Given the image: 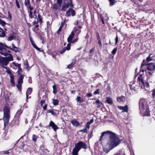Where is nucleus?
<instances>
[{"label":"nucleus","mask_w":155,"mask_h":155,"mask_svg":"<svg viewBox=\"0 0 155 155\" xmlns=\"http://www.w3.org/2000/svg\"><path fill=\"white\" fill-rule=\"evenodd\" d=\"M120 142L121 140L116 134H111L107 142V146L103 147V151L107 153L118 145Z\"/></svg>","instance_id":"f257e3e1"},{"label":"nucleus","mask_w":155,"mask_h":155,"mask_svg":"<svg viewBox=\"0 0 155 155\" xmlns=\"http://www.w3.org/2000/svg\"><path fill=\"white\" fill-rule=\"evenodd\" d=\"M3 111V120L4 121V126L5 127L8 124L10 117V109L8 105H6L4 106Z\"/></svg>","instance_id":"f03ea898"},{"label":"nucleus","mask_w":155,"mask_h":155,"mask_svg":"<svg viewBox=\"0 0 155 155\" xmlns=\"http://www.w3.org/2000/svg\"><path fill=\"white\" fill-rule=\"evenodd\" d=\"M139 108L140 112H143L145 109L144 113L145 115L148 116L150 115V111L149 110V107L147 106L146 102L145 99H140L139 103Z\"/></svg>","instance_id":"7ed1b4c3"},{"label":"nucleus","mask_w":155,"mask_h":155,"mask_svg":"<svg viewBox=\"0 0 155 155\" xmlns=\"http://www.w3.org/2000/svg\"><path fill=\"white\" fill-rule=\"evenodd\" d=\"M74 148L73 150L72 154L73 155L78 154V153L82 148L84 149L87 148L86 144L81 141H79L75 144Z\"/></svg>","instance_id":"20e7f679"},{"label":"nucleus","mask_w":155,"mask_h":155,"mask_svg":"<svg viewBox=\"0 0 155 155\" xmlns=\"http://www.w3.org/2000/svg\"><path fill=\"white\" fill-rule=\"evenodd\" d=\"M13 60V58L11 54L6 57L0 56V65L3 68L7 69L8 68L5 66H7L9 62Z\"/></svg>","instance_id":"39448f33"},{"label":"nucleus","mask_w":155,"mask_h":155,"mask_svg":"<svg viewBox=\"0 0 155 155\" xmlns=\"http://www.w3.org/2000/svg\"><path fill=\"white\" fill-rule=\"evenodd\" d=\"M144 65H147V69L149 71H148L150 75L152 74L155 70V64L154 63H150L148 64L146 61L145 60H143L141 64V68Z\"/></svg>","instance_id":"423d86ee"},{"label":"nucleus","mask_w":155,"mask_h":155,"mask_svg":"<svg viewBox=\"0 0 155 155\" xmlns=\"http://www.w3.org/2000/svg\"><path fill=\"white\" fill-rule=\"evenodd\" d=\"M138 81L139 82V84H141V88L146 89L149 88V85L147 83L144 82L142 74H140L138 78Z\"/></svg>","instance_id":"0eeeda50"},{"label":"nucleus","mask_w":155,"mask_h":155,"mask_svg":"<svg viewBox=\"0 0 155 155\" xmlns=\"http://www.w3.org/2000/svg\"><path fill=\"white\" fill-rule=\"evenodd\" d=\"M24 78V76L21 75L18 80V84H16L17 88L19 91L21 92V84L23 82V79Z\"/></svg>","instance_id":"6e6552de"},{"label":"nucleus","mask_w":155,"mask_h":155,"mask_svg":"<svg viewBox=\"0 0 155 155\" xmlns=\"http://www.w3.org/2000/svg\"><path fill=\"white\" fill-rule=\"evenodd\" d=\"M6 47L8 48L5 44L4 45L3 44L0 43V53L2 55H3L5 56H7L8 54L7 52H4L6 51Z\"/></svg>","instance_id":"1a4fd4ad"},{"label":"nucleus","mask_w":155,"mask_h":155,"mask_svg":"<svg viewBox=\"0 0 155 155\" xmlns=\"http://www.w3.org/2000/svg\"><path fill=\"white\" fill-rule=\"evenodd\" d=\"M38 17L37 18V21H35L32 23L34 25H36L35 27V28H36L39 27V25H37L38 22L40 23V24H41L42 22V16L40 15L39 13H38Z\"/></svg>","instance_id":"9d476101"},{"label":"nucleus","mask_w":155,"mask_h":155,"mask_svg":"<svg viewBox=\"0 0 155 155\" xmlns=\"http://www.w3.org/2000/svg\"><path fill=\"white\" fill-rule=\"evenodd\" d=\"M114 133L110 131H107L103 132L102 133V134L100 137V140L101 141L104 138H105L108 135H109L110 137L111 134Z\"/></svg>","instance_id":"9b49d317"},{"label":"nucleus","mask_w":155,"mask_h":155,"mask_svg":"<svg viewBox=\"0 0 155 155\" xmlns=\"http://www.w3.org/2000/svg\"><path fill=\"white\" fill-rule=\"evenodd\" d=\"M130 89L132 91L134 90V91H137L139 87V86L136 84L134 82H133L132 83L131 82L130 84Z\"/></svg>","instance_id":"f8f14e48"},{"label":"nucleus","mask_w":155,"mask_h":155,"mask_svg":"<svg viewBox=\"0 0 155 155\" xmlns=\"http://www.w3.org/2000/svg\"><path fill=\"white\" fill-rule=\"evenodd\" d=\"M48 126L51 127L54 131H55L58 129V126L52 121H50Z\"/></svg>","instance_id":"ddd939ff"},{"label":"nucleus","mask_w":155,"mask_h":155,"mask_svg":"<svg viewBox=\"0 0 155 155\" xmlns=\"http://www.w3.org/2000/svg\"><path fill=\"white\" fill-rule=\"evenodd\" d=\"M47 112L49 113H51V114L54 116H56L59 114L58 110L52 109L48 110H47Z\"/></svg>","instance_id":"4468645a"},{"label":"nucleus","mask_w":155,"mask_h":155,"mask_svg":"<svg viewBox=\"0 0 155 155\" xmlns=\"http://www.w3.org/2000/svg\"><path fill=\"white\" fill-rule=\"evenodd\" d=\"M74 35V34L73 32V31H72L71 32V35L68 37L67 39L69 43H73V42H72V40Z\"/></svg>","instance_id":"2eb2a0df"},{"label":"nucleus","mask_w":155,"mask_h":155,"mask_svg":"<svg viewBox=\"0 0 155 155\" xmlns=\"http://www.w3.org/2000/svg\"><path fill=\"white\" fill-rule=\"evenodd\" d=\"M118 108L120 110H122V112H127L128 111V108L127 105L124 106H118Z\"/></svg>","instance_id":"dca6fc26"},{"label":"nucleus","mask_w":155,"mask_h":155,"mask_svg":"<svg viewBox=\"0 0 155 155\" xmlns=\"http://www.w3.org/2000/svg\"><path fill=\"white\" fill-rule=\"evenodd\" d=\"M93 104H95L97 105L96 107L97 108H99L103 105L102 103L99 100H97L95 103H93Z\"/></svg>","instance_id":"f3484780"},{"label":"nucleus","mask_w":155,"mask_h":155,"mask_svg":"<svg viewBox=\"0 0 155 155\" xmlns=\"http://www.w3.org/2000/svg\"><path fill=\"white\" fill-rule=\"evenodd\" d=\"M15 34L13 33L10 35V36L8 38L7 40L8 41H11L13 39H15Z\"/></svg>","instance_id":"a211bd4d"},{"label":"nucleus","mask_w":155,"mask_h":155,"mask_svg":"<svg viewBox=\"0 0 155 155\" xmlns=\"http://www.w3.org/2000/svg\"><path fill=\"white\" fill-rule=\"evenodd\" d=\"M71 123L74 126L77 127L80 125L79 122L77 120L75 119L71 120Z\"/></svg>","instance_id":"6ab92c4d"},{"label":"nucleus","mask_w":155,"mask_h":155,"mask_svg":"<svg viewBox=\"0 0 155 155\" xmlns=\"http://www.w3.org/2000/svg\"><path fill=\"white\" fill-rule=\"evenodd\" d=\"M27 8V9H28L29 10L28 11L29 12V16H30V17H31V15H32L31 12H33L34 10L33 7L30 5Z\"/></svg>","instance_id":"aec40b11"},{"label":"nucleus","mask_w":155,"mask_h":155,"mask_svg":"<svg viewBox=\"0 0 155 155\" xmlns=\"http://www.w3.org/2000/svg\"><path fill=\"white\" fill-rule=\"evenodd\" d=\"M65 21H62L61 22V25L60 26V27L59 28L58 30L57 31V33L58 34H59L60 33V32L61 31V29L62 27L64 26L65 24Z\"/></svg>","instance_id":"412c9836"},{"label":"nucleus","mask_w":155,"mask_h":155,"mask_svg":"<svg viewBox=\"0 0 155 155\" xmlns=\"http://www.w3.org/2000/svg\"><path fill=\"white\" fill-rule=\"evenodd\" d=\"M61 5L58 3H54L52 6V8L55 10L58 9L61 7Z\"/></svg>","instance_id":"4be33fe9"},{"label":"nucleus","mask_w":155,"mask_h":155,"mask_svg":"<svg viewBox=\"0 0 155 155\" xmlns=\"http://www.w3.org/2000/svg\"><path fill=\"white\" fill-rule=\"evenodd\" d=\"M113 155H126L125 153L124 150V149H122L119 151L117 153L114 154Z\"/></svg>","instance_id":"5701e85b"},{"label":"nucleus","mask_w":155,"mask_h":155,"mask_svg":"<svg viewBox=\"0 0 155 155\" xmlns=\"http://www.w3.org/2000/svg\"><path fill=\"white\" fill-rule=\"evenodd\" d=\"M69 6H71L70 2H68L67 4L63 5L61 10L62 11H65L66 9L68 8Z\"/></svg>","instance_id":"b1692460"},{"label":"nucleus","mask_w":155,"mask_h":155,"mask_svg":"<svg viewBox=\"0 0 155 155\" xmlns=\"http://www.w3.org/2000/svg\"><path fill=\"white\" fill-rule=\"evenodd\" d=\"M31 14L32 15H31V17H30V16H29V18H36L37 17V14L36 13V11L35 10H34L33 12H31Z\"/></svg>","instance_id":"393cba45"},{"label":"nucleus","mask_w":155,"mask_h":155,"mask_svg":"<svg viewBox=\"0 0 155 155\" xmlns=\"http://www.w3.org/2000/svg\"><path fill=\"white\" fill-rule=\"evenodd\" d=\"M23 111V109H22L21 107L19 109L17 112L16 113V115L18 116H19L20 115L22 114Z\"/></svg>","instance_id":"a878e982"},{"label":"nucleus","mask_w":155,"mask_h":155,"mask_svg":"<svg viewBox=\"0 0 155 155\" xmlns=\"http://www.w3.org/2000/svg\"><path fill=\"white\" fill-rule=\"evenodd\" d=\"M32 91V89L31 88H28L26 92V97H28V94L30 95L31 94Z\"/></svg>","instance_id":"bb28decb"},{"label":"nucleus","mask_w":155,"mask_h":155,"mask_svg":"<svg viewBox=\"0 0 155 155\" xmlns=\"http://www.w3.org/2000/svg\"><path fill=\"white\" fill-rule=\"evenodd\" d=\"M76 61H73L71 64H68L67 66V68L69 69H71L72 68L75 64Z\"/></svg>","instance_id":"cd10ccee"},{"label":"nucleus","mask_w":155,"mask_h":155,"mask_svg":"<svg viewBox=\"0 0 155 155\" xmlns=\"http://www.w3.org/2000/svg\"><path fill=\"white\" fill-rule=\"evenodd\" d=\"M106 102L110 104H112L113 103V101L111 98L110 97H108L107 98L106 100Z\"/></svg>","instance_id":"c85d7f7f"},{"label":"nucleus","mask_w":155,"mask_h":155,"mask_svg":"<svg viewBox=\"0 0 155 155\" xmlns=\"http://www.w3.org/2000/svg\"><path fill=\"white\" fill-rule=\"evenodd\" d=\"M125 99V97L124 96H121L117 98V101L119 102L123 101Z\"/></svg>","instance_id":"c756f323"},{"label":"nucleus","mask_w":155,"mask_h":155,"mask_svg":"<svg viewBox=\"0 0 155 155\" xmlns=\"http://www.w3.org/2000/svg\"><path fill=\"white\" fill-rule=\"evenodd\" d=\"M31 43L32 44V45L33 47L35 48L36 50H37L38 51H41L40 49L38 48L35 44V43L33 42L31 40Z\"/></svg>","instance_id":"7c9ffc66"},{"label":"nucleus","mask_w":155,"mask_h":155,"mask_svg":"<svg viewBox=\"0 0 155 155\" xmlns=\"http://www.w3.org/2000/svg\"><path fill=\"white\" fill-rule=\"evenodd\" d=\"M152 55L151 54H150L149 56L146 58V61L147 63V62L151 61L153 60L151 56Z\"/></svg>","instance_id":"2f4dec72"},{"label":"nucleus","mask_w":155,"mask_h":155,"mask_svg":"<svg viewBox=\"0 0 155 155\" xmlns=\"http://www.w3.org/2000/svg\"><path fill=\"white\" fill-rule=\"evenodd\" d=\"M12 46L13 48H10V47H9L8 46H7L8 47V48H10V49H11V50H12L15 51H18V48L17 47H15L14 44H12ZM6 48H7V47L6 48Z\"/></svg>","instance_id":"473e14b6"},{"label":"nucleus","mask_w":155,"mask_h":155,"mask_svg":"<svg viewBox=\"0 0 155 155\" xmlns=\"http://www.w3.org/2000/svg\"><path fill=\"white\" fill-rule=\"evenodd\" d=\"M25 5L26 7L31 5L30 0H25Z\"/></svg>","instance_id":"72a5a7b5"},{"label":"nucleus","mask_w":155,"mask_h":155,"mask_svg":"<svg viewBox=\"0 0 155 155\" xmlns=\"http://www.w3.org/2000/svg\"><path fill=\"white\" fill-rule=\"evenodd\" d=\"M72 31H73L74 33H75L78 35L81 32V30L79 29H77L76 28H75L73 29Z\"/></svg>","instance_id":"f704fd0d"},{"label":"nucleus","mask_w":155,"mask_h":155,"mask_svg":"<svg viewBox=\"0 0 155 155\" xmlns=\"http://www.w3.org/2000/svg\"><path fill=\"white\" fill-rule=\"evenodd\" d=\"M58 100L57 99H52V103L54 105H58Z\"/></svg>","instance_id":"c9c22d12"},{"label":"nucleus","mask_w":155,"mask_h":155,"mask_svg":"<svg viewBox=\"0 0 155 155\" xmlns=\"http://www.w3.org/2000/svg\"><path fill=\"white\" fill-rule=\"evenodd\" d=\"M76 100L77 102H79V103H81L83 101V99L80 97H78L76 99Z\"/></svg>","instance_id":"e433bc0d"},{"label":"nucleus","mask_w":155,"mask_h":155,"mask_svg":"<svg viewBox=\"0 0 155 155\" xmlns=\"http://www.w3.org/2000/svg\"><path fill=\"white\" fill-rule=\"evenodd\" d=\"M53 88V93L55 94L57 92V87L55 85H54L52 87Z\"/></svg>","instance_id":"4c0bfd02"},{"label":"nucleus","mask_w":155,"mask_h":155,"mask_svg":"<svg viewBox=\"0 0 155 155\" xmlns=\"http://www.w3.org/2000/svg\"><path fill=\"white\" fill-rule=\"evenodd\" d=\"M110 6H113L115 3V0H109Z\"/></svg>","instance_id":"58836bf2"},{"label":"nucleus","mask_w":155,"mask_h":155,"mask_svg":"<svg viewBox=\"0 0 155 155\" xmlns=\"http://www.w3.org/2000/svg\"><path fill=\"white\" fill-rule=\"evenodd\" d=\"M38 138V137L35 134H33L32 135V140L35 142L36 141L37 139Z\"/></svg>","instance_id":"ea45409f"},{"label":"nucleus","mask_w":155,"mask_h":155,"mask_svg":"<svg viewBox=\"0 0 155 155\" xmlns=\"http://www.w3.org/2000/svg\"><path fill=\"white\" fill-rule=\"evenodd\" d=\"M71 10L70 8L69 9L68 11H67L66 13V15L68 17L69 16L71 15Z\"/></svg>","instance_id":"a19ab883"},{"label":"nucleus","mask_w":155,"mask_h":155,"mask_svg":"<svg viewBox=\"0 0 155 155\" xmlns=\"http://www.w3.org/2000/svg\"><path fill=\"white\" fill-rule=\"evenodd\" d=\"M71 43H69L67 45L66 47H65L64 48H66V50H69L70 49V46H71Z\"/></svg>","instance_id":"79ce46f5"},{"label":"nucleus","mask_w":155,"mask_h":155,"mask_svg":"<svg viewBox=\"0 0 155 155\" xmlns=\"http://www.w3.org/2000/svg\"><path fill=\"white\" fill-rule=\"evenodd\" d=\"M14 65L16 67H18V68H19V69H20L21 71V69L20 68L21 64H18V63H13Z\"/></svg>","instance_id":"37998d69"},{"label":"nucleus","mask_w":155,"mask_h":155,"mask_svg":"<svg viewBox=\"0 0 155 155\" xmlns=\"http://www.w3.org/2000/svg\"><path fill=\"white\" fill-rule=\"evenodd\" d=\"M117 49L116 48H114L112 51V54L114 55H115L117 52Z\"/></svg>","instance_id":"c03bdc74"},{"label":"nucleus","mask_w":155,"mask_h":155,"mask_svg":"<svg viewBox=\"0 0 155 155\" xmlns=\"http://www.w3.org/2000/svg\"><path fill=\"white\" fill-rule=\"evenodd\" d=\"M71 10V13L73 16H74L75 15V12L74 10L72 9V8H70Z\"/></svg>","instance_id":"a18cd8bd"},{"label":"nucleus","mask_w":155,"mask_h":155,"mask_svg":"<svg viewBox=\"0 0 155 155\" xmlns=\"http://www.w3.org/2000/svg\"><path fill=\"white\" fill-rule=\"evenodd\" d=\"M6 24V23L4 21L0 19V24H1L4 26Z\"/></svg>","instance_id":"49530a36"},{"label":"nucleus","mask_w":155,"mask_h":155,"mask_svg":"<svg viewBox=\"0 0 155 155\" xmlns=\"http://www.w3.org/2000/svg\"><path fill=\"white\" fill-rule=\"evenodd\" d=\"M80 131L81 132H83L84 133H87V132L88 131L86 128H85L80 130Z\"/></svg>","instance_id":"de8ad7c7"},{"label":"nucleus","mask_w":155,"mask_h":155,"mask_svg":"<svg viewBox=\"0 0 155 155\" xmlns=\"http://www.w3.org/2000/svg\"><path fill=\"white\" fill-rule=\"evenodd\" d=\"M100 89H97L94 93V94H99L100 92Z\"/></svg>","instance_id":"09e8293b"},{"label":"nucleus","mask_w":155,"mask_h":155,"mask_svg":"<svg viewBox=\"0 0 155 155\" xmlns=\"http://www.w3.org/2000/svg\"><path fill=\"white\" fill-rule=\"evenodd\" d=\"M15 3L16 5L18 8H20V6L18 0H15Z\"/></svg>","instance_id":"8fccbe9b"},{"label":"nucleus","mask_w":155,"mask_h":155,"mask_svg":"<svg viewBox=\"0 0 155 155\" xmlns=\"http://www.w3.org/2000/svg\"><path fill=\"white\" fill-rule=\"evenodd\" d=\"M66 50V48L64 47L62 50L60 51V52L61 54H63Z\"/></svg>","instance_id":"3c124183"},{"label":"nucleus","mask_w":155,"mask_h":155,"mask_svg":"<svg viewBox=\"0 0 155 155\" xmlns=\"http://www.w3.org/2000/svg\"><path fill=\"white\" fill-rule=\"evenodd\" d=\"M10 81L11 83L13 84H15V82L14 81V78L13 77L11 76V77Z\"/></svg>","instance_id":"603ef678"},{"label":"nucleus","mask_w":155,"mask_h":155,"mask_svg":"<svg viewBox=\"0 0 155 155\" xmlns=\"http://www.w3.org/2000/svg\"><path fill=\"white\" fill-rule=\"evenodd\" d=\"M94 121L93 119H91L89 121L87 122V123L89 124H91L94 122Z\"/></svg>","instance_id":"864d4df0"},{"label":"nucleus","mask_w":155,"mask_h":155,"mask_svg":"<svg viewBox=\"0 0 155 155\" xmlns=\"http://www.w3.org/2000/svg\"><path fill=\"white\" fill-rule=\"evenodd\" d=\"M115 45H116L117 44V43H118V36L117 35L116 38H115Z\"/></svg>","instance_id":"5fc2aeb1"},{"label":"nucleus","mask_w":155,"mask_h":155,"mask_svg":"<svg viewBox=\"0 0 155 155\" xmlns=\"http://www.w3.org/2000/svg\"><path fill=\"white\" fill-rule=\"evenodd\" d=\"M90 124H89L87 123V124L85 126L86 128L89 129L90 127Z\"/></svg>","instance_id":"6e6d98bb"},{"label":"nucleus","mask_w":155,"mask_h":155,"mask_svg":"<svg viewBox=\"0 0 155 155\" xmlns=\"http://www.w3.org/2000/svg\"><path fill=\"white\" fill-rule=\"evenodd\" d=\"M92 96V95L91 93H89L87 94V96L88 97H91Z\"/></svg>","instance_id":"4d7b16f0"},{"label":"nucleus","mask_w":155,"mask_h":155,"mask_svg":"<svg viewBox=\"0 0 155 155\" xmlns=\"http://www.w3.org/2000/svg\"><path fill=\"white\" fill-rule=\"evenodd\" d=\"M62 0H57V2L61 5Z\"/></svg>","instance_id":"13d9d810"},{"label":"nucleus","mask_w":155,"mask_h":155,"mask_svg":"<svg viewBox=\"0 0 155 155\" xmlns=\"http://www.w3.org/2000/svg\"><path fill=\"white\" fill-rule=\"evenodd\" d=\"M101 21L102 22V23L104 25L105 23H104V20L103 19V18L101 16Z\"/></svg>","instance_id":"bf43d9fd"},{"label":"nucleus","mask_w":155,"mask_h":155,"mask_svg":"<svg viewBox=\"0 0 155 155\" xmlns=\"http://www.w3.org/2000/svg\"><path fill=\"white\" fill-rule=\"evenodd\" d=\"M47 108V105L46 104H45V105L43 107V108L44 110H46Z\"/></svg>","instance_id":"052dcab7"},{"label":"nucleus","mask_w":155,"mask_h":155,"mask_svg":"<svg viewBox=\"0 0 155 155\" xmlns=\"http://www.w3.org/2000/svg\"><path fill=\"white\" fill-rule=\"evenodd\" d=\"M45 101L44 100H41V106H42L43 104L45 103Z\"/></svg>","instance_id":"680f3d73"},{"label":"nucleus","mask_w":155,"mask_h":155,"mask_svg":"<svg viewBox=\"0 0 155 155\" xmlns=\"http://www.w3.org/2000/svg\"><path fill=\"white\" fill-rule=\"evenodd\" d=\"M8 17L10 19H11L12 18L11 15L10 14L9 12H8Z\"/></svg>","instance_id":"e2e57ef3"},{"label":"nucleus","mask_w":155,"mask_h":155,"mask_svg":"<svg viewBox=\"0 0 155 155\" xmlns=\"http://www.w3.org/2000/svg\"><path fill=\"white\" fill-rule=\"evenodd\" d=\"M28 81L30 83H32V80L31 78L29 77Z\"/></svg>","instance_id":"0e129e2a"},{"label":"nucleus","mask_w":155,"mask_h":155,"mask_svg":"<svg viewBox=\"0 0 155 155\" xmlns=\"http://www.w3.org/2000/svg\"><path fill=\"white\" fill-rule=\"evenodd\" d=\"M98 43L100 45V46H101V47H102V43H101V42L100 40L98 42Z\"/></svg>","instance_id":"69168bd1"},{"label":"nucleus","mask_w":155,"mask_h":155,"mask_svg":"<svg viewBox=\"0 0 155 155\" xmlns=\"http://www.w3.org/2000/svg\"><path fill=\"white\" fill-rule=\"evenodd\" d=\"M142 68H143V67H142V68H141V67H140V71H141L142 72H143L144 71V69H143Z\"/></svg>","instance_id":"338daca9"},{"label":"nucleus","mask_w":155,"mask_h":155,"mask_svg":"<svg viewBox=\"0 0 155 155\" xmlns=\"http://www.w3.org/2000/svg\"><path fill=\"white\" fill-rule=\"evenodd\" d=\"M97 75V76L98 77H99L100 76L102 77V78H103V76L101 75V74H98V73H96V74Z\"/></svg>","instance_id":"774afa93"}]
</instances>
